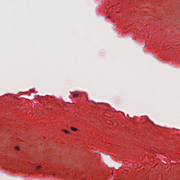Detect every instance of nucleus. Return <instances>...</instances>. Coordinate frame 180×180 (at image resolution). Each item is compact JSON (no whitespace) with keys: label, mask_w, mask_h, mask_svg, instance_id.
<instances>
[{"label":"nucleus","mask_w":180,"mask_h":180,"mask_svg":"<svg viewBox=\"0 0 180 180\" xmlns=\"http://www.w3.org/2000/svg\"><path fill=\"white\" fill-rule=\"evenodd\" d=\"M71 130H72V131H78V129H77L76 127H72Z\"/></svg>","instance_id":"obj_1"},{"label":"nucleus","mask_w":180,"mask_h":180,"mask_svg":"<svg viewBox=\"0 0 180 180\" xmlns=\"http://www.w3.org/2000/svg\"><path fill=\"white\" fill-rule=\"evenodd\" d=\"M65 134H70V131L68 130H64Z\"/></svg>","instance_id":"obj_2"},{"label":"nucleus","mask_w":180,"mask_h":180,"mask_svg":"<svg viewBox=\"0 0 180 180\" xmlns=\"http://www.w3.org/2000/svg\"><path fill=\"white\" fill-rule=\"evenodd\" d=\"M15 149L17 150V151H19V150H20V148L19 146H15Z\"/></svg>","instance_id":"obj_3"},{"label":"nucleus","mask_w":180,"mask_h":180,"mask_svg":"<svg viewBox=\"0 0 180 180\" xmlns=\"http://www.w3.org/2000/svg\"><path fill=\"white\" fill-rule=\"evenodd\" d=\"M77 97H78V94H73V98H77Z\"/></svg>","instance_id":"obj_4"},{"label":"nucleus","mask_w":180,"mask_h":180,"mask_svg":"<svg viewBox=\"0 0 180 180\" xmlns=\"http://www.w3.org/2000/svg\"><path fill=\"white\" fill-rule=\"evenodd\" d=\"M39 168H40V166L38 167V169H39Z\"/></svg>","instance_id":"obj_5"},{"label":"nucleus","mask_w":180,"mask_h":180,"mask_svg":"<svg viewBox=\"0 0 180 180\" xmlns=\"http://www.w3.org/2000/svg\"><path fill=\"white\" fill-rule=\"evenodd\" d=\"M176 46H179V44H177Z\"/></svg>","instance_id":"obj_6"}]
</instances>
